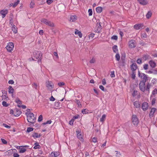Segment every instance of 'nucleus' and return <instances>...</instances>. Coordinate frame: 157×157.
Returning a JSON list of instances; mask_svg holds the SVG:
<instances>
[{
  "label": "nucleus",
  "mask_w": 157,
  "mask_h": 157,
  "mask_svg": "<svg viewBox=\"0 0 157 157\" xmlns=\"http://www.w3.org/2000/svg\"><path fill=\"white\" fill-rule=\"evenodd\" d=\"M152 15V13L151 11H148L147 14L146 15V17L149 19V18Z\"/></svg>",
  "instance_id": "31"
},
{
  "label": "nucleus",
  "mask_w": 157,
  "mask_h": 157,
  "mask_svg": "<svg viewBox=\"0 0 157 157\" xmlns=\"http://www.w3.org/2000/svg\"><path fill=\"white\" fill-rule=\"evenodd\" d=\"M40 136V135L37 133H34L32 135V136L34 138L39 137Z\"/></svg>",
  "instance_id": "27"
},
{
  "label": "nucleus",
  "mask_w": 157,
  "mask_h": 157,
  "mask_svg": "<svg viewBox=\"0 0 157 157\" xmlns=\"http://www.w3.org/2000/svg\"><path fill=\"white\" fill-rule=\"evenodd\" d=\"M148 108V103L147 102H144L143 103L142 108L144 111L147 110Z\"/></svg>",
  "instance_id": "10"
},
{
  "label": "nucleus",
  "mask_w": 157,
  "mask_h": 157,
  "mask_svg": "<svg viewBox=\"0 0 157 157\" xmlns=\"http://www.w3.org/2000/svg\"><path fill=\"white\" fill-rule=\"evenodd\" d=\"M40 147V146L38 144H36V145L33 147V148L35 149H37L39 148Z\"/></svg>",
  "instance_id": "47"
},
{
  "label": "nucleus",
  "mask_w": 157,
  "mask_h": 157,
  "mask_svg": "<svg viewBox=\"0 0 157 157\" xmlns=\"http://www.w3.org/2000/svg\"><path fill=\"white\" fill-rule=\"evenodd\" d=\"M46 86L49 89L53 88V85L52 82L49 81L46 82Z\"/></svg>",
  "instance_id": "9"
},
{
  "label": "nucleus",
  "mask_w": 157,
  "mask_h": 157,
  "mask_svg": "<svg viewBox=\"0 0 157 157\" xmlns=\"http://www.w3.org/2000/svg\"><path fill=\"white\" fill-rule=\"evenodd\" d=\"M130 68L132 71H134L136 70L137 66L136 63H133L130 66Z\"/></svg>",
  "instance_id": "12"
},
{
  "label": "nucleus",
  "mask_w": 157,
  "mask_h": 157,
  "mask_svg": "<svg viewBox=\"0 0 157 157\" xmlns=\"http://www.w3.org/2000/svg\"><path fill=\"white\" fill-rule=\"evenodd\" d=\"M110 76L111 77L113 78L115 77V75L114 74V71H111L110 74Z\"/></svg>",
  "instance_id": "58"
},
{
  "label": "nucleus",
  "mask_w": 157,
  "mask_h": 157,
  "mask_svg": "<svg viewBox=\"0 0 157 157\" xmlns=\"http://www.w3.org/2000/svg\"><path fill=\"white\" fill-rule=\"evenodd\" d=\"M58 85L59 86H62L64 85L65 84L63 82H59L58 83Z\"/></svg>",
  "instance_id": "59"
},
{
  "label": "nucleus",
  "mask_w": 157,
  "mask_h": 157,
  "mask_svg": "<svg viewBox=\"0 0 157 157\" xmlns=\"http://www.w3.org/2000/svg\"><path fill=\"white\" fill-rule=\"evenodd\" d=\"M102 10V8L101 7H98L96 8V10L98 13H101Z\"/></svg>",
  "instance_id": "30"
},
{
  "label": "nucleus",
  "mask_w": 157,
  "mask_h": 157,
  "mask_svg": "<svg viewBox=\"0 0 157 157\" xmlns=\"http://www.w3.org/2000/svg\"><path fill=\"white\" fill-rule=\"evenodd\" d=\"M40 21L43 23L48 25L50 27H53L54 26V24L52 22L48 20L45 18H42L41 19Z\"/></svg>",
  "instance_id": "2"
},
{
  "label": "nucleus",
  "mask_w": 157,
  "mask_h": 157,
  "mask_svg": "<svg viewBox=\"0 0 157 157\" xmlns=\"http://www.w3.org/2000/svg\"><path fill=\"white\" fill-rule=\"evenodd\" d=\"M92 141L94 143H96L97 142V138L96 137H94L92 139Z\"/></svg>",
  "instance_id": "62"
},
{
  "label": "nucleus",
  "mask_w": 157,
  "mask_h": 157,
  "mask_svg": "<svg viewBox=\"0 0 157 157\" xmlns=\"http://www.w3.org/2000/svg\"><path fill=\"white\" fill-rule=\"evenodd\" d=\"M145 81H141L139 84L140 89L143 92H144L145 90Z\"/></svg>",
  "instance_id": "5"
},
{
  "label": "nucleus",
  "mask_w": 157,
  "mask_h": 157,
  "mask_svg": "<svg viewBox=\"0 0 157 157\" xmlns=\"http://www.w3.org/2000/svg\"><path fill=\"white\" fill-rule=\"evenodd\" d=\"M111 39L115 40H117V36L116 35H113Z\"/></svg>",
  "instance_id": "46"
},
{
  "label": "nucleus",
  "mask_w": 157,
  "mask_h": 157,
  "mask_svg": "<svg viewBox=\"0 0 157 157\" xmlns=\"http://www.w3.org/2000/svg\"><path fill=\"white\" fill-rule=\"evenodd\" d=\"M17 106L19 107H22L23 109H25L26 108V106L25 105H18Z\"/></svg>",
  "instance_id": "60"
},
{
  "label": "nucleus",
  "mask_w": 157,
  "mask_h": 157,
  "mask_svg": "<svg viewBox=\"0 0 157 157\" xmlns=\"http://www.w3.org/2000/svg\"><path fill=\"white\" fill-rule=\"evenodd\" d=\"M43 119V117L42 115H40L39 116L38 119V121H42Z\"/></svg>",
  "instance_id": "53"
},
{
  "label": "nucleus",
  "mask_w": 157,
  "mask_h": 157,
  "mask_svg": "<svg viewBox=\"0 0 157 157\" xmlns=\"http://www.w3.org/2000/svg\"><path fill=\"white\" fill-rule=\"evenodd\" d=\"M138 94V92L137 90H134L133 93L132 94V96L133 97H135Z\"/></svg>",
  "instance_id": "40"
},
{
  "label": "nucleus",
  "mask_w": 157,
  "mask_h": 157,
  "mask_svg": "<svg viewBox=\"0 0 157 157\" xmlns=\"http://www.w3.org/2000/svg\"><path fill=\"white\" fill-rule=\"evenodd\" d=\"M8 12V11L6 10H3L1 11L0 13L2 15L3 18H4L6 16Z\"/></svg>",
  "instance_id": "15"
},
{
  "label": "nucleus",
  "mask_w": 157,
  "mask_h": 157,
  "mask_svg": "<svg viewBox=\"0 0 157 157\" xmlns=\"http://www.w3.org/2000/svg\"><path fill=\"white\" fill-rule=\"evenodd\" d=\"M59 155V153L58 152H52L50 154L51 157H57Z\"/></svg>",
  "instance_id": "17"
},
{
  "label": "nucleus",
  "mask_w": 157,
  "mask_h": 157,
  "mask_svg": "<svg viewBox=\"0 0 157 157\" xmlns=\"http://www.w3.org/2000/svg\"><path fill=\"white\" fill-rule=\"evenodd\" d=\"M137 63L139 64H141L142 63V60L140 59H138L137 60Z\"/></svg>",
  "instance_id": "63"
},
{
  "label": "nucleus",
  "mask_w": 157,
  "mask_h": 157,
  "mask_svg": "<svg viewBox=\"0 0 157 157\" xmlns=\"http://www.w3.org/2000/svg\"><path fill=\"white\" fill-rule=\"evenodd\" d=\"M33 130V128L30 127L28 128L27 129V132H28L32 131Z\"/></svg>",
  "instance_id": "48"
},
{
  "label": "nucleus",
  "mask_w": 157,
  "mask_h": 157,
  "mask_svg": "<svg viewBox=\"0 0 157 157\" xmlns=\"http://www.w3.org/2000/svg\"><path fill=\"white\" fill-rule=\"evenodd\" d=\"M152 72L153 74L154 75H156L157 74V69H154L152 70Z\"/></svg>",
  "instance_id": "50"
},
{
  "label": "nucleus",
  "mask_w": 157,
  "mask_h": 157,
  "mask_svg": "<svg viewBox=\"0 0 157 157\" xmlns=\"http://www.w3.org/2000/svg\"><path fill=\"white\" fill-rule=\"evenodd\" d=\"M134 28L136 30L142 29L144 28V25L143 24H137L134 26Z\"/></svg>",
  "instance_id": "7"
},
{
  "label": "nucleus",
  "mask_w": 157,
  "mask_h": 157,
  "mask_svg": "<svg viewBox=\"0 0 157 157\" xmlns=\"http://www.w3.org/2000/svg\"><path fill=\"white\" fill-rule=\"evenodd\" d=\"M13 156L14 157H19V155L17 153H15L13 154Z\"/></svg>",
  "instance_id": "64"
},
{
  "label": "nucleus",
  "mask_w": 157,
  "mask_h": 157,
  "mask_svg": "<svg viewBox=\"0 0 157 157\" xmlns=\"http://www.w3.org/2000/svg\"><path fill=\"white\" fill-rule=\"evenodd\" d=\"M157 94V89L155 88L153 90L151 95V98L153 97H155L156 95Z\"/></svg>",
  "instance_id": "22"
},
{
  "label": "nucleus",
  "mask_w": 157,
  "mask_h": 157,
  "mask_svg": "<svg viewBox=\"0 0 157 157\" xmlns=\"http://www.w3.org/2000/svg\"><path fill=\"white\" fill-rule=\"evenodd\" d=\"M34 3L33 2H31L30 4V7L31 8H33L34 7Z\"/></svg>",
  "instance_id": "41"
},
{
  "label": "nucleus",
  "mask_w": 157,
  "mask_h": 157,
  "mask_svg": "<svg viewBox=\"0 0 157 157\" xmlns=\"http://www.w3.org/2000/svg\"><path fill=\"white\" fill-rule=\"evenodd\" d=\"M147 35L145 33H142L141 36V37L142 38H145L147 37Z\"/></svg>",
  "instance_id": "39"
},
{
  "label": "nucleus",
  "mask_w": 157,
  "mask_h": 157,
  "mask_svg": "<svg viewBox=\"0 0 157 157\" xmlns=\"http://www.w3.org/2000/svg\"><path fill=\"white\" fill-rule=\"evenodd\" d=\"M2 125L3 126H4V127H5V128H10L11 127L10 126H9L8 125L5 124V123H3L2 124Z\"/></svg>",
  "instance_id": "45"
},
{
  "label": "nucleus",
  "mask_w": 157,
  "mask_h": 157,
  "mask_svg": "<svg viewBox=\"0 0 157 157\" xmlns=\"http://www.w3.org/2000/svg\"><path fill=\"white\" fill-rule=\"evenodd\" d=\"M25 114L27 116V119L28 122L33 123L35 122L36 118L34 114L32 113H26Z\"/></svg>",
  "instance_id": "1"
},
{
  "label": "nucleus",
  "mask_w": 157,
  "mask_h": 157,
  "mask_svg": "<svg viewBox=\"0 0 157 157\" xmlns=\"http://www.w3.org/2000/svg\"><path fill=\"white\" fill-rule=\"evenodd\" d=\"M150 99L151 100V104L152 105H154L156 100V98L155 97H153L151 98V96L150 97Z\"/></svg>",
  "instance_id": "23"
},
{
  "label": "nucleus",
  "mask_w": 157,
  "mask_h": 157,
  "mask_svg": "<svg viewBox=\"0 0 157 157\" xmlns=\"http://www.w3.org/2000/svg\"><path fill=\"white\" fill-rule=\"evenodd\" d=\"M21 113V111L17 109L14 110V116L16 117H18L20 116Z\"/></svg>",
  "instance_id": "14"
},
{
  "label": "nucleus",
  "mask_w": 157,
  "mask_h": 157,
  "mask_svg": "<svg viewBox=\"0 0 157 157\" xmlns=\"http://www.w3.org/2000/svg\"><path fill=\"white\" fill-rule=\"evenodd\" d=\"M133 105L136 108H139L140 107V103L139 101H136L134 102Z\"/></svg>",
  "instance_id": "19"
},
{
  "label": "nucleus",
  "mask_w": 157,
  "mask_h": 157,
  "mask_svg": "<svg viewBox=\"0 0 157 157\" xmlns=\"http://www.w3.org/2000/svg\"><path fill=\"white\" fill-rule=\"evenodd\" d=\"M89 111L86 109H83L82 110V113L83 114H86L89 113Z\"/></svg>",
  "instance_id": "34"
},
{
  "label": "nucleus",
  "mask_w": 157,
  "mask_h": 157,
  "mask_svg": "<svg viewBox=\"0 0 157 157\" xmlns=\"http://www.w3.org/2000/svg\"><path fill=\"white\" fill-rule=\"evenodd\" d=\"M2 104L4 106L7 107L8 106V105L7 104V103L5 101H3L2 102Z\"/></svg>",
  "instance_id": "54"
},
{
  "label": "nucleus",
  "mask_w": 157,
  "mask_h": 157,
  "mask_svg": "<svg viewBox=\"0 0 157 157\" xmlns=\"http://www.w3.org/2000/svg\"><path fill=\"white\" fill-rule=\"evenodd\" d=\"M102 84L104 85H105L106 84V80L105 78H103L102 80Z\"/></svg>",
  "instance_id": "55"
},
{
  "label": "nucleus",
  "mask_w": 157,
  "mask_h": 157,
  "mask_svg": "<svg viewBox=\"0 0 157 157\" xmlns=\"http://www.w3.org/2000/svg\"><path fill=\"white\" fill-rule=\"evenodd\" d=\"M132 121L133 124L135 126H137L138 125L139 122L138 118L135 115H132Z\"/></svg>",
  "instance_id": "4"
},
{
  "label": "nucleus",
  "mask_w": 157,
  "mask_h": 157,
  "mask_svg": "<svg viewBox=\"0 0 157 157\" xmlns=\"http://www.w3.org/2000/svg\"><path fill=\"white\" fill-rule=\"evenodd\" d=\"M15 101L18 104H21L22 103V101L19 98L17 99Z\"/></svg>",
  "instance_id": "37"
},
{
  "label": "nucleus",
  "mask_w": 157,
  "mask_h": 157,
  "mask_svg": "<svg viewBox=\"0 0 157 157\" xmlns=\"http://www.w3.org/2000/svg\"><path fill=\"white\" fill-rule=\"evenodd\" d=\"M13 44L12 42H9L6 45V49H13Z\"/></svg>",
  "instance_id": "11"
},
{
  "label": "nucleus",
  "mask_w": 157,
  "mask_h": 157,
  "mask_svg": "<svg viewBox=\"0 0 157 157\" xmlns=\"http://www.w3.org/2000/svg\"><path fill=\"white\" fill-rule=\"evenodd\" d=\"M149 63L150 66L152 68H154L156 67V64L155 63L153 60H150L149 62Z\"/></svg>",
  "instance_id": "18"
},
{
  "label": "nucleus",
  "mask_w": 157,
  "mask_h": 157,
  "mask_svg": "<svg viewBox=\"0 0 157 157\" xmlns=\"http://www.w3.org/2000/svg\"><path fill=\"white\" fill-rule=\"evenodd\" d=\"M53 2L52 0H47L46 2L47 3L48 5L51 4Z\"/></svg>",
  "instance_id": "51"
},
{
  "label": "nucleus",
  "mask_w": 157,
  "mask_h": 157,
  "mask_svg": "<svg viewBox=\"0 0 157 157\" xmlns=\"http://www.w3.org/2000/svg\"><path fill=\"white\" fill-rule=\"evenodd\" d=\"M12 30L14 33H17V28L14 25H13L12 27Z\"/></svg>",
  "instance_id": "28"
},
{
  "label": "nucleus",
  "mask_w": 157,
  "mask_h": 157,
  "mask_svg": "<svg viewBox=\"0 0 157 157\" xmlns=\"http://www.w3.org/2000/svg\"><path fill=\"white\" fill-rule=\"evenodd\" d=\"M132 78L133 79H135L136 77V74L134 71H132Z\"/></svg>",
  "instance_id": "42"
},
{
  "label": "nucleus",
  "mask_w": 157,
  "mask_h": 157,
  "mask_svg": "<svg viewBox=\"0 0 157 157\" xmlns=\"http://www.w3.org/2000/svg\"><path fill=\"white\" fill-rule=\"evenodd\" d=\"M76 135L77 138L81 141H83L84 139L83 136L81 134V131L80 130H77L76 131Z\"/></svg>",
  "instance_id": "6"
},
{
  "label": "nucleus",
  "mask_w": 157,
  "mask_h": 157,
  "mask_svg": "<svg viewBox=\"0 0 157 157\" xmlns=\"http://www.w3.org/2000/svg\"><path fill=\"white\" fill-rule=\"evenodd\" d=\"M115 58L118 61L120 59V56L118 53L117 54L115 55Z\"/></svg>",
  "instance_id": "35"
},
{
  "label": "nucleus",
  "mask_w": 157,
  "mask_h": 157,
  "mask_svg": "<svg viewBox=\"0 0 157 157\" xmlns=\"http://www.w3.org/2000/svg\"><path fill=\"white\" fill-rule=\"evenodd\" d=\"M141 78L143 80L142 81H145V82H146V80L147 79V76L145 74Z\"/></svg>",
  "instance_id": "36"
},
{
  "label": "nucleus",
  "mask_w": 157,
  "mask_h": 157,
  "mask_svg": "<svg viewBox=\"0 0 157 157\" xmlns=\"http://www.w3.org/2000/svg\"><path fill=\"white\" fill-rule=\"evenodd\" d=\"M151 86L149 84H148L145 87V90L147 91L148 92V93H150V89L151 87Z\"/></svg>",
  "instance_id": "32"
},
{
  "label": "nucleus",
  "mask_w": 157,
  "mask_h": 157,
  "mask_svg": "<svg viewBox=\"0 0 157 157\" xmlns=\"http://www.w3.org/2000/svg\"><path fill=\"white\" fill-rule=\"evenodd\" d=\"M75 102L78 105V106H79V105H81V104L80 103V101L78 100H76Z\"/></svg>",
  "instance_id": "56"
},
{
  "label": "nucleus",
  "mask_w": 157,
  "mask_h": 157,
  "mask_svg": "<svg viewBox=\"0 0 157 157\" xmlns=\"http://www.w3.org/2000/svg\"><path fill=\"white\" fill-rule=\"evenodd\" d=\"M138 1L140 4L143 5H146L147 3L146 0H138Z\"/></svg>",
  "instance_id": "26"
},
{
  "label": "nucleus",
  "mask_w": 157,
  "mask_h": 157,
  "mask_svg": "<svg viewBox=\"0 0 157 157\" xmlns=\"http://www.w3.org/2000/svg\"><path fill=\"white\" fill-rule=\"evenodd\" d=\"M136 42L134 40H131L128 43L129 46L130 48H133L136 46Z\"/></svg>",
  "instance_id": "8"
},
{
  "label": "nucleus",
  "mask_w": 157,
  "mask_h": 157,
  "mask_svg": "<svg viewBox=\"0 0 157 157\" xmlns=\"http://www.w3.org/2000/svg\"><path fill=\"white\" fill-rule=\"evenodd\" d=\"M33 87L35 88V89L37 90L39 88V86L37 85L36 83H34L32 84Z\"/></svg>",
  "instance_id": "33"
},
{
  "label": "nucleus",
  "mask_w": 157,
  "mask_h": 157,
  "mask_svg": "<svg viewBox=\"0 0 157 157\" xmlns=\"http://www.w3.org/2000/svg\"><path fill=\"white\" fill-rule=\"evenodd\" d=\"M148 65L147 64H145L144 65L143 68L145 70H147L148 69Z\"/></svg>",
  "instance_id": "43"
},
{
  "label": "nucleus",
  "mask_w": 157,
  "mask_h": 157,
  "mask_svg": "<svg viewBox=\"0 0 157 157\" xmlns=\"http://www.w3.org/2000/svg\"><path fill=\"white\" fill-rule=\"evenodd\" d=\"M89 13V15L90 16H91L92 15V11L91 9H89L88 11Z\"/></svg>",
  "instance_id": "44"
},
{
  "label": "nucleus",
  "mask_w": 157,
  "mask_h": 157,
  "mask_svg": "<svg viewBox=\"0 0 157 157\" xmlns=\"http://www.w3.org/2000/svg\"><path fill=\"white\" fill-rule=\"evenodd\" d=\"M14 92V89L12 88V86H10L8 88V92L9 94H11L12 97H13Z\"/></svg>",
  "instance_id": "13"
},
{
  "label": "nucleus",
  "mask_w": 157,
  "mask_h": 157,
  "mask_svg": "<svg viewBox=\"0 0 157 157\" xmlns=\"http://www.w3.org/2000/svg\"><path fill=\"white\" fill-rule=\"evenodd\" d=\"M75 35H78L79 37L82 38V34L81 32L77 30V29H75Z\"/></svg>",
  "instance_id": "21"
},
{
  "label": "nucleus",
  "mask_w": 157,
  "mask_h": 157,
  "mask_svg": "<svg viewBox=\"0 0 157 157\" xmlns=\"http://www.w3.org/2000/svg\"><path fill=\"white\" fill-rule=\"evenodd\" d=\"M19 2V0H18L16 2H14L13 6V7H15L18 4Z\"/></svg>",
  "instance_id": "38"
},
{
  "label": "nucleus",
  "mask_w": 157,
  "mask_h": 157,
  "mask_svg": "<svg viewBox=\"0 0 157 157\" xmlns=\"http://www.w3.org/2000/svg\"><path fill=\"white\" fill-rule=\"evenodd\" d=\"M106 116L105 114H103L102 116L100 118V121L101 122H103L106 119Z\"/></svg>",
  "instance_id": "29"
},
{
  "label": "nucleus",
  "mask_w": 157,
  "mask_h": 157,
  "mask_svg": "<svg viewBox=\"0 0 157 157\" xmlns=\"http://www.w3.org/2000/svg\"><path fill=\"white\" fill-rule=\"evenodd\" d=\"M19 152L20 153H23L26 151V149L24 147L21 146L19 147Z\"/></svg>",
  "instance_id": "25"
},
{
  "label": "nucleus",
  "mask_w": 157,
  "mask_h": 157,
  "mask_svg": "<svg viewBox=\"0 0 157 157\" xmlns=\"http://www.w3.org/2000/svg\"><path fill=\"white\" fill-rule=\"evenodd\" d=\"M1 140L3 144H7V141L4 139L2 138L1 139Z\"/></svg>",
  "instance_id": "52"
},
{
  "label": "nucleus",
  "mask_w": 157,
  "mask_h": 157,
  "mask_svg": "<svg viewBox=\"0 0 157 157\" xmlns=\"http://www.w3.org/2000/svg\"><path fill=\"white\" fill-rule=\"evenodd\" d=\"M97 25L98 26L97 29V33H100L101 29V26L100 25V23H98V22L97 23Z\"/></svg>",
  "instance_id": "24"
},
{
  "label": "nucleus",
  "mask_w": 157,
  "mask_h": 157,
  "mask_svg": "<svg viewBox=\"0 0 157 157\" xmlns=\"http://www.w3.org/2000/svg\"><path fill=\"white\" fill-rule=\"evenodd\" d=\"M42 54L40 51H35L33 52V57L34 59H40L42 56Z\"/></svg>",
  "instance_id": "3"
},
{
  "label": "nucleus",
  "mask_w": 157,
  "mask_h": 157,
  "mask_svg": "<svg viewBox=\"0 0 157 157\" xmlns=\"http://www.w3.org/2000/svg\"><path fill=\"white\" fill-rule=\"evenodd\" d=\"M95 61V59L93 58L90 61V62L91 63H94Z\"/></svg>",
  "instance_id": "49"
},
{
  "label": "nucleus",
  "mask_w": 157,
  "mask_h": 157,
  "mask_svg": "<svg viewBox=\"0 0 157 157\" xmlns=\"http://www.w3.org/2000/svg\"><path fill=\"white\" fill-rule=\"evenodd\" d=\"M144 73H140L139 71H138V75L139 77L141 78L144 75Z\"/></svg>",
  "instance_id": "57"
},
{
  "label": "nucleus",
  "mask_w": 157,
  "mask_h": 157,
  "mask_svg": "<svg viewBox=\"0 0 157 157\" xmlns=\"http://www.w3.org/2000/svg\"><path fill=\"white\" fill-rule=\"evenodd\" d=\"M156 110V109L155 108H152L151 109L149 115V117H153L154 114Z\"/></svg>",
  "instance_id": "16"
},
{
  "label": "nucleus",
  "mask_w": 157,
  "mask_h": 157,
  "mask_svg": "<svg viewBox=\"0 0 157 157\" xmlns=\"http://www.w3.org/2000/svg\"><path fill=\"white\" fill-rule=\"evenodd\" d=\"M77 19V16L75 15H71L70 17V21L74 22Z\"/></svg>",
  "instance_id": "20"
},
{
  "label": "nucleus",
  "mask_w": 157,
  "mask_h": 157,
  "mask_svg": "<svg viewBox=\"0 0 157 157\" xmlns=\"http://www.w3.org/2000/svg\"><path fill=\"white\" fill-rule=\"evenodd\" d=\"M14 83V81L12 80H10L8 82V83L9 84H13Z\"/></svg>",
  "instance_id": "61"
}]
</instances>
